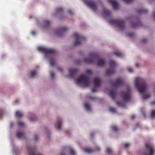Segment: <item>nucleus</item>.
Wrapping results in <instances>:
<instances>
[{"label": "nucleus", "instance_id": "nucleus-1", "mask_svg": "<svg viewBox=\"0 0 155 155\" xmlns=\"http://www.w3.org/2000/svg\"><path fill=\"white\" fill-rule=\"evenodd\" d=\"M95 61H97V65L99 66H104L106 64L105 61L103 59H100L99 54L97 53H91L89 54L87 58H85L84 62L87 63H94Z\"/></svg>", "mask_w": 155, "mask_h": 155}, {"label": "nucleus", "instance_id": "nucleus-2", "mask_svg": "<svg viewBox=\"0 0 155 155\" xmlns=\"http://www.w3.org/2000/svg\"><path fill=\"white\" fill-rule=\"evenodd\" d=\"M135 86L139 93L142 94L144 93L147 88L144 80L139 78H137L136 79Z\"/></svg>", "mask_w": 155, "mask_h": 155}, {"label": "nucleus", "instance_id": "nucleus-3", "mask_svg": "<svg viewBox=\"0 0 155 155\" xmlns=\"http://www.w3.org/2000/svg\"><path fill=\"white\" fill-rule=\"evenodd\" d=\"M109 23L118 28L120 30H123L125 28V22L123 20L112 19L109 21Z\"/></svg>", "mask_w": 155, "mask_h": 155}, {"label": "nucleus", "instance_id": "nucleus-4", "mask_svg": "<svg viewBox=\"0 0 155 155\" xmlns=\"http://www.w3.org/2000/svg\"><path fill=\"white\" fill-rule=\"evenodd\" d=\"M77 84L83 83L86 87L88 86L90 83V81L88 77L86 75H81L76 80Z\"/></svg>", "mask_w": 155, "mask_h": 155}, {"label": "nucleus", "instance_id": "nucleus-5", "mask_svg": "<svg viewBox=\"0 0 155 155\" xmlns=\"http://www.w3.org/2000/svg\"><path fill=\"white\" fill-rule=\"evenodd\" d=\"M110 68L106 71V74L107 75H110L114 73L115 71V67L117 65L116 63L112 60H111L109 64Z\"/></svg>", "mask_w": 155, "mask_h": 155}, {"label": "nucleus", "instance_id": "nucleus-6", "mask_svg": "<svg viewBox=\"0 0 155 155\" xmlns=\"http://www.w3.org/2000/svg\"><path fill=\"white\" fill-rule=\"evenodd\" d=\"M38 49L39 51L44 53L46 55L55 52V50L54 49L47 48L41 46L38 47Z\"/></svg>", "mask_w": 155, "mask_h": 155}, {"label": "nucleus", "instance_id": "nucleus-7", "mask_svg": "<svg viewBox=\"0 0 155 155\" xmlns=\"http://www.w3.org/2000/svg\"><path fill=\"white\" fill-rule=\"evenodd\" d=\"M146 148L149 151V154H147L145 152L143 153V155H154V150L153 146V145L149 143H146L145 144Z\"/></svg>", "mask_w": 155, "mask_h": 155}, {"label": "nucleus", "instance_id": "nucleus-8", "mask_svg": "<svg viewBox=\"0 0 155 155\" xmlns=\"http://www.w3.org/2000/svg\"><path fill=\"white\" fill-rule=\"evenodd\" d=\"M84 2L94 11H96L97 9V6L96 3L94 1L91 0H84Z\"/></svg>", "mask_w": 155, "mask_h": 155}, {"label": "nucleus", "instance_id": "nucleus-9", "mask_svg": "<svg viewBox=\"0 0 155 155\" xmlns=\"http://www.w3.org/2000/svg\"><path fill=\"white\" fill-rule=\"evenodd\" d=\"M73 36L75 39L76 40V41L74 43V46L80 45L81 43L80 41L82 39H85L84 37L79 35L77 33H74L73 34Z\"/></svg>", "mask_w": 155, "mask_h": 155}, {"label": "nucleus", "instance_id": "nucleus-10", "mask_svg": "<svg viewBox=\"0 0 155 155\" xmlns=\"http://www.w3.org/2000/svg\"><path fill=\"white\" fill-rule=\"evenodd\" d=\"M121 95L123 98V101H117L116 102L117 105L122 107H125L126 102V92L124 91L121 92Z\"/></svg>", "mask_w": 155, "mask_h": 155}, {"label": "nucleus", "instance_id": "nucleus-11", "mask_svg": "<svg viewBox=\"0 0 155 155\" xmlns=\"http://www.w3.org/2000/svg\"><path fill=\"white\" fill-rule=\"evenodd\" d=\"M27 150L28 151V155H41L35 152V147H27Z\"/></svg>", "mask_w": 155, "mask_h": 155}, {"label": "nucleus", "instance_id": "nucleus-12", "mask_svg": "<svg viewBox=\"0 0 155 155\" xmlns=\"http://www.w3.org/2000/svg\"><path fill=\"white\" fill-rule=\"evenodd\" d=\"M124 82L122 79L118 78L115 82L112 83V85L114 87H117L122 86Z\"/></svg>", "mask_w": 155, "mask_h": 155}, {"label": "nucleus", "instance_id": "nucleus-13", "mask_svg": "<svg viewBox=\"0 0 155 155\" xmlns=\"http://www.w3.org/2000/svg\"><path fill=\"white\" fill-rule=\"evenodd\" d=\"M68 28L66 27H62L57 29L56 31V33L59 36H61L65 32L67 31Z\"/></svg>", "mask_w": 155, "mask_h": 155}, {"label": "nucleus", "instance_id": "nucleus-14", "mask_svg": "<svg viewBox=\"0 0 155 155\" xmlns=\"http://www.w3.org/2000/svg\"><path fill=\"white\" fill-rule=\"evenodd\" d=\"M78 70L77 69H69V74L68 76L72 78L78 72Z\"/></svg>", "mask_w": 155, "mask_h": 155}, {"label": "nucleus", "instance_id": "nucleus-15", "mask_svg": "<svg viewBox=\"0 0 155 155\" xmlns=\"http://www.w3.org/2000/svg\"><path fill=\"white\" fill-rule=\"evenodd\" d=\"M108 2L112 5L115 10L118 9L119 4L115 0H108Z\"/></svg>", "mask_w": 155, "mask_h": 155}, {"label": "nucleus", "instance_id": "nucleus-16", "mask_svg": "<svg viewBox=\"0 0 155 155\" xmlns=\"http://www.w3.org/2000/svg\"><path fill=\"white\" fill-rule=\"evenodd\" d=\"M100 150V149L98 147H96L94 149H91L90 148H86L84 149L85 152L88 153H93L96 151H99Z\"/></svg>", "mask_w": 155, "mask_h": 155}, {"label": "nucleus", "instance_id": "nucleus-17", "mask_svg": "<svg viewBox=\"0 0 155 155\" xmlns=\"http://www.w3.org/2000/svg\"><path fill=\"white\" fill-rule=\"evenodd\" d=\"M131 25L133 28H136L141 25V23L140 21H134L131 22Z\"/></svg>", "mask_w": 155, "mask_h": 155}, {"label": "nucleus", "instance_id": "nucleus-18", "mask_svg": "<svg viewBox=\"0 0 155 155\" xmlns=\"http://www.w3.org/2000/svg\"><path fill=\"white\" fill-rule=\"evenodd\" d=\"M101 83V80L98 77H96L94 80V83L96 87L100 86Z\"/></svg>", "mask_w": 155, "mask_h": 155}, {"label": "nucleus", "instance_id": "nucleus-19", "mask_svg": "<svg viewBox=\"0 0 155 155\" xmlns=\"http://www.w3.org/2000/svg\"><path fill=\"white\" fill-rule=\"evenodd\" d=\"M117 92L115 90H111L110 91V95L113 100H115Z\"/></svg>", "mask_w": 155, "mask_h": 155}, {"label": "nucleus", "instance_id": "nucleus-20", "mask_svg": "<svg viewBox=\"0 0 155 155\" xmlns=\"http://www.w3.org/2000/svg\"><path fill=\"white\" fill-rule=\"evenodd\" d=\"M103 12L104 16H110L111 15V13L109 11L105 8L103 9Z\"/></svg>", "mask_w": 155, "mask_h": 155}, {"label": "nucleus", "instance_id": "nucleus-21", "mask_svg": "<svg viewBox=\"0 0 155 155\" xmlns=\"http://www.w3.org/2000/svg\"><path fill=\"white\" fill-rule=\"evenodd\" d=\"M25 134L24 133L21 132H17L16 133V136L19 138H21L24 137Z\"/></svg>", "mask_w": 155, "mask_h": 155}, {"label": "nucleus", "instance_id": "nucleus-22", "mask_svg": "<svg viewBox=\"0 0 155 155\" xmlns=\"http://www.w3.org/2000/svg\"><path fill=\"white\" fill-rule=\"evenodd\" d=\"M113 54L117 57H122L123 55V54L122 52L119 51L114 52Z\"/></svg>", "mask_w": 155, "mask_h": 155}, {"label": "nucleus", "instance_id": "nucleus-23", "mask_svg": "<svg viewBox=\"0 0 155 155\" xmlns=\"http://www.w3.org/2000/svg\"><path fill=\"white\" fill-rule=\"evenodd\" d=\"M62 123L61 120H59L57 121L56 124V127L57 129L58 130H60L61 129V126Z\"/></svg>", "mask_w": 155, "mask_h": 155}, {"label": "nucleus", "instance_id": "nucleus-24", "mask_svg": "<svg viewBox=\"0 0 155 155\" xmlns=\"http://www.w3.org/2000/svg\"><path fill=\"white\" fill-rule=\"evenodd\" d=\"M137 12L139 13H146L148 12L147 10L146 9H140L138 10H137Z\"/></svg>", "mask_w": 155, "mask_h": 155}, {"label": "nucleus", "instance_id": "nucleus-25", "mask_svg": "<svg viewBox=\"0 0 155 155\" xmlns=\"http://www.w3.org/2000/svg\"><path fill=\"white\" fill-rule=\"evenodd\" d=\"M15 115L18 117H21L23 116V114L19 111H17L16 112Z\"/></svg>", "mask_w": 155, "mask_h": 155}, {"label": "nucleus", "instance_id": "nucleus-26", "mask_svg": "<svg viewBox=\"0 0 155 155\" xmlns=\"http://www.w3.org/2000/svg\"><path fill=\"white\" fill-rule=\"evenodd\" d=\"M84 107L87 110L89 111L90 110L91 107L90 106L89 104L88 103H86L84 104Z\"/></svg>", "mask_w": 155, "mask_h": 155}, {"label": "nucleus", "instance_id": "nucleus-27", "mask_svg": "<svg viewBox=\"0 0 155 155\" xmlns=\"http://www.w3.org/2000/svg\"><path fill=\"white\" fill-rule=\"evenodd\" d=\"M106 152L108 154H110L112 153V149L109 147H107L106 149Z\"/></svg>", "mask_w": 155, "mask_h": 155}, {"label": "nucleus", "instance_id": "nucleus-28", "mask_svg": "<svg viewBox=\"0 0 155 155\" xmlns=\"http://www.w3.org/2000/svg\"><path fill=\"white\" fill-rule=\"evenodd\" d=\"M113 130L115 131H117L119 130V128L116 125H114L112 126Z\"/></svg>", "mask_w": 155, "mask_h": 155}, {"label": "nucleus", "instance_id": "nucleus-29", "mask_svg": "<svg viewBox=\"0 0 155 155\" xmlns=\"http://www.w3.org/2000/svg\"><path fill=\"white\" fill-rule=\"evenodd\" d=\"M36 74V72L35 71H31L30 75L31 77H33Z\"/></svg>", "mask_w": 155, "mask_h": 155}, {"label": "nucleus", "instance_id": "nucleus-30", "mask_svg": "<svg viewBox=\"0 0 155 155\" xmlns=\"http://www.w3.org/2000/svg\"><path fill=\"white\" fill-rule=\"evenodd\" d=\"M151 117L152 118H153L155 117V110L152 111L151 114Z\"/></svg>", "mask_w": 155, "mask_h": 155}, {"label": "nucleus", "instance_id": "nucleus-31", "mask_svg": "<svg viewBox=\"0 0 155 155\" xmlns=\"http://www.w3.org/2000/svg\"><path fill=\"white\" fill-rule=\"evenodd\" d=\"M131 98V96L127 91V102L129 101Z\"/></svg>", "mask_w": 155, "mask_h": 155}, {"label": "nucleus", "instance_id": "nucleus-32", "mask_svg": "<svg viewBox=\"0 0 155 155\" xmlns=\"http://www.w3.org/2000/svg\"><path fill=\"white\" fill-rule=\"evenodd\" d=\"M110 111L113 113H115L116 112L115 108L114 107H110L109 108Z\"/></svg>", "mask_w": 155, "mask_h": 155}, {"label": "nucleus", "instance_id": "nucleus-33", "mask_svg": "<svg viewBox=\"0 0 155 155\" xmlns=\"http://www.w3.org/2000/svg\"><path fill=\"white\" fill-rule=\"evenodd\" d=\"M44 23H45V25L46 26H48L50 24V21L48 20H45L44 21Z\"/></svg>", "mask_w": 155, "mask_h": 155}, {"label": "nucleus", "instance_id": "nucleus-34", "mask_svg": "<svg viewBox=\"0 0 155 155\" xmlns=\"http://www.w3.org/2000/svg\"><path fill=\"white\" fill-rule=\"evenodd\" d=\"M70 154L71 155H75L76 153L74 150L73 149H71L70 150Z\"/></svg>", "mask_w": 155, "mask_h": 155}, {"label": "nucleus", "instance_id": "nucleus-35", "mask_svg": "<svg viewBox=\"0 0 155 155\" xmlns=\"http://www.w3.org/2000/svg\"><path fill=\"white\" fill-rule=\"evenodd\" d=\"M18 125L20 127H22L24 125V123L21 121H19L18 123Z\"/></svg>", "mask_w": 155, "mask_h": 155}, {"label": "nucleus", "instance_id": "nucleus-36", "mask_svg": "<svg viewBox=\"0 0 155 155\" xmlns=\"http://www.w3.org/2000/svg\"><path fill=\"white\" fill-rule=\"evenodd\" d=\"M150 97V95L148 94L146 96H144L143 97L142 99H145L147 98H149Z\"/></svg>", "mask_w": 155, "mask_h": 155}, {"label": "nucleus", "instance_id": "nucleus-37", "mask_svg": "<svg viewBox=\"0 0 155 155\" xmlns=\"http://www.w3.org/2000/svg\"><path fill=\"white\" fill-rule=\"evenodd\" d=\"M54 74L53 71H51L50 73V76L51 78H53L54 77Z\"/></svg>", "mask_w": 155, "mask_h": 155}, {"label": "nucleus", "instance_id": "nucleus-38", "mask_svg": "<svg viewBox=\"0 0 155 155\" xmlns=\"http://www.w3.org/2000/svg\"><path fill=\"white\" fill-rule=\"evenodd\" d=\"M86 72L89 74H92V71L90 69H87L86 70Z\"/></svg>", "mask_w": 155, "mask_h": 155}, {"label": "nucleus", "instance_id": "nucleus-39", "mask_svg": "<svg viewBox=\"0 0 155 155\" xmlns=\"http://www.w3.org/2000/svg\"><path fill=\"white\" fill-rule=\"evenodd\" d=\"M29 120L31 121H34L36 120V118L35 117H30L29 118Z\"/></svg>", "mask_w": 155, "mask_h": 155}, {"label": "nucleus", "instance_id": "nucleus-40", "mask_svg": "<svg viewBox=\"0 0 155 155\" xmlns=\"http://www.w3.org/2000/svg\"><path fill=\"white\" fill-rule=\"evenodd\" d=\"M57 10L58 12H61L63 10V9L62 7H59L57 9Z\"/></svg>", "mask_w": 155, "mask_h": 155}, {"label": "nucleus", "instance_id": "nucleus-41", "mask_svg": "<svg viewBox=\"0 0 155 155\" xmlns=\"http://www.w3.org/2000/svg\"><path fill=\"white\" fill-rule=\"evenodd\" d=\"M134 35V34L133 33H130L127 34V35L129 37H132Z\"/></svg>", "mask_w": 155, "mask_h": 155}, {"label": "nucleus", "instance_id": "nucleus-42", "mask_svg": "<svg viewBox=\"0 0 155 155\" xmlns=\"http://www.w3.org/2000/svg\"><path fill=\"white\" fill-rule=\"evenodd\" d=\"M3 115V111L0 108V118H1Z\"/></svg>", "mask_w": 155, "mask_h": 155}, {"label": "nucleus", "instance_id": "nucleus-43", "mask_svg": "<svg viewBox=\"0 0 155 155\" xmlns=\"http://www.w3.org/2000/svg\"><path fill=\"white\" fill-rule=\"evenodd\" d=\"M38 139V137L36 134H35L34 135V140L35 141H37Z\"/></svg>", "mask_w": 155, "mask_h": 155}, {"label": "nucleus", "instance_id": "nucleus-44", "mask_svg": "<svg viewBox=\"0 0 155 155\" xmlns=\"http://www.w3.org/2000/svg\"><path fill=\"white\" fill-rule=\"evenodd\" d=\"M68 13L71 15H72L73 14V12L70 10H69L68 11Z\"/></svg>", "mask_w": 155, "mask_h": 155}, {"label": "nucleus", "instance_id": "nucleus-45", "mask_svg": "<svg viewBox=\"0 0 155 155\" xmlns=\"http://www.w3.org/2000/svg\"><path fill=\"white\" fill-rule=\"evenodd\" d=\"M147 41V40L146 38H144L142 40V42L143 43L146 42Z\"/></svg>", "mask_w": 155, "mask_h": 155}, {"label": "nucleus", "instance_id": "nucleus-46", "mask_svg": "<svg viewBox=\"0 0 155 155\" xmlns=\"http://www.w3.org/2000/svg\"><path fill=\"white\" fill-rule=\"evenodd\" d=\"M91 91L92 92H95L97 91V90L95 88H94Z\"/></svg>", "mask_w": 155, "mask_h": 155}, {"label": "nucleus", "instance_id": "nucleus-47", "mask_svg": "<svg viewBox=\"0 0 155 155\" xmlns=\"http://www.w3.org/2000/svg\"><path fill=\"white\" fill-rule=\"evenodd\" d=\"M55 65V63L53 62H51L50 63V65L51 66L54 65Z\"/></svg>", "mask_w": 155, "mask_h": 155}, {"label": "nucleus", "instance_id": "nucleus-48", "mask_svg": "<svg viewBox=\"0 0 155 155\" xmlns=\"http://www.w3.org/2000/svg\"><path fill=\"white\" fill-rule=\"evenodd\" d=\"M133 0H127V4L132 2Z\"/></svg>", "mask_w": 155, "mask_h": 155}, {"label": "nucleus", "instance_id": "nucleus-49", "mask_svg": "<svg viewBox=\"0 0 155 155\" xmlns=\"http://www.w3.org/2000/svg\"><path fill=\"white\" fill-rule=\"evenodd\" d=\"M150 104L151 105H155V101L153 102H152L150 103Z\"/></svg>", "mask_w": 155, "mask_h": 155}, {"label": "nucleus", "instance_id": "nucleus-50", "mask_svg": "<svg viewBox=\"0 0 155 155\" xmlns=\"http://www.w3.org/2000/svg\"><path fill=\"white\" fill-rule=\"evenodd\" d=\"M135 117V115H132L131 116V118L132 119H134Z\"/></svg>", "mask_w": 155, "mask_h": 155}, {"label": "nucleus", "instance_id": "nucleus-51", "mask_svg": "<svg viewBox=\"0 0 155 155\" xmlns=\"http://www.w3.org/2000/svg\"><path fill=\"white\" fill-rule=\"evenodd\" d=\"M58 69L59 71H62V69L61 68H60V67L58 68Z\"/></svg>", "mask_w": 155, "mask_h": 155}, {"label": "nucleus", "instance_id": "nucleus-52", "mask_svg": "<svg viewBox=\"0 0 155 155\" xmlns=\"http://www.w3.org/2000/svg\"><path fill=\"white\" fill-rule=\"evenodd\" d=\"M31 34L32 35H35V31H32L31 32Z\"/></svg>", "mask_w": 155, "mask_h": 155}, {"label": "nucleus", "instance_id": "nucleus-53", "mask_svg": "<svg viewBox=\"0 0 155 155\" xmlns=\"http://www.w3.org/2000/svg\"><path fill=\"white\" fill-rule=\"evenodd\" d=\"M129 71L130 72H133V70L131 68H130L129 69Z\"/></svg>", "mask_w": 155, "mask_h": 155}, {"label": "nucleus", "instance_id": "nucleus-54", "mask_svg": "<svg viewBox=\"0 0 155 155\" xmlns=\"http://www.w3.org/2000/svg\"><path fill=\"white\" fill-rule=\"evenodd\" d=\"M123 147H124V148H126V143H124V144H123Z\"/></svg>", "mask_w": 155, "mask_h": 155}, {"label": "nucleus", "instance_id": "nucleus-55", "mask_svg": "<svg viewBox=\"0 0 155 155\" xmlns=\"http://www.w3.org/2000/svg\"><path fill=\"white\" fill-rule=\"evenodd\" d=\"M94 135V133H92L91 134V137H92Z\"/></svg>", "mask_w": 155, "mask_h": 155}, {"label": "nucleus", "instance_id": "nucleus-56", "mask_svg": "<svg viewBox=\"0 0 155 155\" xmlns=\"http://www.w3.org/2000/svg\"><path fill=\"white\" fill-rule=\"evenodd\" d=\"M136 66L137 67H139V65L138 63H136Z\"/></svg>", "mask_w": 155, "mask_h": 155}, {"label": "nucleus", "instance_id": "nucleus-57", "mask_svg": "<svg viewBox=\"0 0 155 155\" xmlns=\"http://www.w3.org/2000/svg\"><path fill=\"white\" fill-rule=\"evenodd\" d=\"M18 100H16L15 102H14V103L15 104H16L17 103H18Z\"/></svg>", "mask_w": 155, "mask_h": 155}, {"label": "nucleus", "instance_id": "nucleus-58", "mask_svg": "<svg viewBox=\"0 0 155 155\" xmlns=\"http://www.w3.org/2000/svg\"><path fill=\"white\" fill-rule=\"evenodd\" d=\"M129 145V144L128 143H127V147Z\"/></svg>", "mask_w": 155, "mask_h": 155}, {"label": "nucleus", "instance_id": "nucleus-59", "mask_svg": "<svg viewBox=\"0 0 155 155\" xmlns=\"http://www.w3.org/2000/svg\"><path fill=\"white\" fill-rule=\"evenodd\" d=\"M153 16L154 18L155 19V13H154V14H153Z\"/></svg>", "mask_w": 155, "mask_h": 155}, {"label": "nucleus", "instance_id": "nucleus-60", "mask_svg": "<svg viewBox=\"0 0 155 155\" xmlns=\"http://www.w3.org/2000/svg\"><path fill=\"white\" fill-rule=\"evenodd\" d=\"M60 155H65L64 153H61Z\"/></svg>", "mask_w": 155, "mask_h": 155}, {"label": "nucleus", "instance_id": "nucleus-61", "mask_svg": "<svg viewBox=\"0 0 155 155\" xmlns=\"http://www.w3.org/2000/svg\"><path fill=\"white\" fill-rule=\"evenodd\" d=\"M124 1V2H126V0H123Z\"/></svg>", "mask_w": 155, "mask_h": 155}, {"label": "nucleus", "instance_id": "nucleus-62", "mask_svg": "<svg viewBox=\"0 0 155 155\" xmlns=\"http://www.w3.org/2000/svg\"><path fill=\"white\" fill-rule=\"evenodd\" d=\"M90 98L91 99H94V98L93 97H91Z\"/></svg>", "mask_w": 155, "mask_h": 155}, {"label": "nucleus", "instance_id": "nucleus-63", "mask_svg": "<svg viewBox=\"0 0 155 155\" xmlns=\"http://www.w3.org/2000/svg\"><path fill=\"white\" fill-rule=\"evenodd\" d=\"M126 87H127V88H128V86L127 85V84Z\"/></svg>", "mask_w": 155, "mask_h": 155}, {"label": "nucleus", "instance_id": "nucleus-64", "mask_svg": "<svg viewBox=\"0 0 155 155\" xmlns=\"http://www.w3.org/2000/svg\"><path fill=\"white\" fill-rule=\"evenodd\" d=\"M126 20H127H127H128V19L127 18V19H126Z\"/></svg>", "mask_w": 155, "mask_h": 155}]
</instances>
